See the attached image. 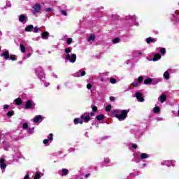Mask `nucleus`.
Listing matches in <instances>:
<instances>
[{"mask_svg": "<svg viewBox=\"0 0 179 179\" xmlns=\"http://www.w3.org/2000/svg\"><path fill=\"white\" fill-rule=\"evenodd\" d=\"M131 19L132 22H136V18L135 17V16L131 17Z\"/></svg>", "mask_w": 179, "mask_h": 179, "instance_id": "nucleus-50", "label": "nucleus"}, {"mask_svg": "<svg viewBox=\"0 0 179 179\" xmlns=\"http://www.w3.org/2000/svg\"><path fill=\"white\" fill-rule=\"evenodd\" d=\"M0 51H1V47H0Z\"/></svg>", "mask_w": 179, "mask_h": 179, "instance_id": "nucleus-63", "label": "nucleus"}, {"mask_svg": "<svg viewBox=\"0 0 179 179\" xmlns=\"http://www.w3.org/2000/svg\"><path fill=\"white\" fill-rule=\"evenodd\" d=\"M133 86H134V87H138V80H135L133 83H132Z\"/></svg>", "mask_w": 179, "mask_h": 179, "instance_id": "nucleus-36", "label": "nucleus"}, {"mask_svg": "<svg viewBox=\"0 0 179 179\" xmlns=\"http://www.w3.org/2000/svg\"><path fill=\"white\" fill-rule=\"evenodd\" d=\"M110 101H114V100H115V98L114 96H110Z\"/></svg>", "mask_w": 179, "mask_h": 179, "instance_id": "nucleus-52", "label": "nucleus"}, {"mask_svg": "<svg viewBox=\"0 0 179 179\" xmlns=\"http://www.w3.org/2000/svg\"><path fill=\"white\" fill-rule=\"evenodd\" d=\"M159 100L161 101V103H164V101L167 100V96L165 94H162L160 97H159Z\"/></svg>", "mask_w": 179, "mask_h": 179, "instance_id": "nucleus-15", "label": "nucleus"}, {"mask_svg": "<svg viewBox=\"0 0 179 179\" xmlns=\"http://www.w3.org/2000/svg\"><path fill=\"white\" fill-rule=\"evenodd\" d=\"M133 149H136L138 148V145L136 144H132Z\"/></svg>", "mask_w": 179, "mask_h": 179, "instance_id": "nucleus-51", "label": "nucleus"}, {"mask_svg": "<svg viewBox=\"0 0 179 179\" xmlns=\"http://www.w3.org/2000/svg\"><path fill=\"white\" fill-rule=\"evenodd\" d=\"M145 40H146V43H148V44H150V43H156V41H157V39L153 38L152 37H149V38H146Z\"/></svg>", "mask_w": 179, "mask_h": 179, "instance_id": "nucleus-12", "label": "nucleus"}, {"mask_svg": "<svg viewBox=\"0 0 179 179\" xmlns=\"http://www.w3.org/2000/svg\"><path fill=\"white\" fill-rule=\"evenodd\" d=\"M104 163H106V164L110 163V159L108 158H105L104 159Z\"/></svg>", "mask_w": 179, "mask_h": 179, "instance_id": "nucleus-44", "label": "nucleus"}, {"mask_svg": "<svg viewBox=\"0 0 179 179\" xmlns=\"http://www.w3.org/2000/svg\"><path fill=\"white\" fill-rule=\"evenodd\" d=\"M34 29V27L32 24L28 25L27 27H25V31H32Z\"/></svg>", "mask_w": 179, "mask_h": 179, "instance_id": "nucleus-20", "label": "nucleus"}, {"mask_svg": "<svg viewBox=\"0 0 179 179\" xmlns=\"http://www.w3.org/2000/svg\"><path fill=\"white\" fill-rule=\"evenodd\" d=\"M74 124L76 125L78 124H83V121L80 118L74 119Z\"/></svg>", "mask_w": 179, "mask_h": 179, "instance_id": "nucleus-18", "label": "nucleus"}, {"mask_svg": "<svg viewBox=\"0 0 179 179\" xmlns=\"http://www.w3.org/2000/svg\"><path fill=\"white\" fill-rule=\"evenodd\" d=\"M15 101L17 106H20V104H22V100L20 99H16Z\"/></svg>", "mask_w": 179, "mask_h": 179, "instance_id": "nucleus-26", "label": "nucleus"}, {"mask_svg": "<svg viewBox=\"0 0 179 179\" xmlns=\"http://www.w3.org/2000/svg\"><path fill=\"white\" fill-rule=\"evenodd\" d=\"M41 121H43V117L41 115L35 116L34 119V122H35V124H37V122H41Z\"/></svg>", "mask_w": 179, "mask_h": 179, "instance_id": "nucleus-9", "label": "nucleus"}, {"mask_svg": "<svg viewBox=\"0 0 179 179\" xmlns=\"http://www.w3.org/2000/svg\"><path fill=\"white\" fill-rule=\"evenodd\" d=\"M164 78L166 80H169L170 79V73H169V71H165L164 73Z\"/></svg>", "mask_w": 179, "mask_h": 179, "instance_id": "nucleus-17", "label": "nucleus"}, {"mask_svg": "<svg viewBox=\"0 0 179 179\" xmlns=\"http://www.w3.org/2000/svg\"><path fill=\"white\" fill-rule=\"evenodd\" d=\"M61 13H62V15H64V16H66V15H67L66 11H65L64 10H61Z\"/></svg>", "mask_w": 179, "mask_h": 179, "instance_id": "nucleus-43", "label": "nucleus"}, {"mask_svg": "<svg viewBox=\"0 0 179 179\" xmlns=\"http://www.w3.org/2000/svg\"><path fill=\"white\" fill-rule=\"evenodd\" d=\"M35 72H36V76H38L39 79L44 78V71H43V68L38 67L37 69H36Z\"/></svg>", "mask_w": 179, "mask_h": 179, "instance_id": "nucleus-4", "label": "nucleus"}, {"mask_svg": "<svg viewBox=\"0 0 179 179\" xmlns=\"http://www.w3.org/2000/svg\"><path fill=\"white\" fill-rule=\"evenodd\" d=\"M137 52H138V55H142V52L141 51H138Z\"/></svg>", "mask_w": 179, "mask_h": 179, "instance_id": "nucleus-55", "label": "nucleus"}, {"mask_svg": "<svg viewBox=\"0 0 179 179\" xmlns=\"http://www.w3.org/2000/svg\"><path fill=\"white\" fill-rule=\"evenodd\" d=\"M48 36H50V33H48V31L42 32L41 34V36L43 40H48Z\"/></svg>", "mask_w": 179, "mask_h": 179, "instance_id": "nucleus-11", "label": "nucleus"}, {"mask_svg": "<svg viewBox=\"0 0 179 179\" xmlns=\"http://www.w3.org/2000/svg\"><path fill=\"white\" fill-rule=\"evenodd\" d=\"M31 106H33V102L30 100L27 101L25 105V108L29 109L31 108Z\"/></svg>", "mask_w": 179, "mask_h": 179, "instance_id": "nucleus-16", "label": "nucleus"}, {"mask_svg": "<svg viewBox=\"0 0 179 179\" xmlns=\"http://www.w3.org/2000/svg\"><path fill=\"white\" fill-rule=\"evenodd\" d=\"M90 174L85 175L86 178H87V177H90Z\"/></svg>", "mask_w": 179, "mask_h": 179, "instance_id": "nucleus-57", "label": "nucleus"}, {"mask_svg": "<svg viewBox=\"0 0 179 179\" xmlns=\"http://www.w3.org/2000/svg\"><path fill=\"white\" fill-rule=\"evenodd\" d=\"M148 157H149V155L146 153H142L141 155V159H148Z\"/></svg>", "mask_w": 179, "mask_h": 179, "instance_id": "nucleus-25", "label": "nucleus"}, {"mask_svg": "<svg viewBox=\"0 0 179 179\" xmlns=\"http://www.w3.org/2000/svg\"><path fill=\"white\" fill-rule=\"evenodd\" d=\"M68 173H69V171H68V169H62L59 172V175H60V176H66V175L68 174Z\"/></svg>", "mask_w": 179, "mask_h": 179, "instance_id": "nucleus-14", "label": "nucleus"}, {"mask_svg": "<svg viewBox=\"0 0 179 179\" xmlns=\"http://www.w3.org/2000/svg\"><path fill=\"white\" fill-rule=\"evenodd\" d=\"M78 73H80L81 76H85V75H86V71H82L80 70L78 72H77L76 76H78V77L80 76L78 75Z\"/></svg>", "mask_w": 179, "mask_h": 179, "instance_id": "nucleus-21", "label": "nucleus"}, {"mask_svg": "<svg viewBox=\"0 0 179 179\" xmlns=\"http://www.w3.org/2000/svg\"><path fill=\"white\" fill-rule=\"evenodd\" d=\"M45 12L48 13H50V12H52V8H48L45 9Z\"/></svg>", "mask_w": 179, "mask_h": 179, "instance_id": "nucleus-39", "label": "nucleus"}, {"mask_svg": "<svg viewBox=\"0 0 179 179\" xmlns=\"http://www.w3.org/2000/svg\"><path fill=\"white\" fill-rule=\"evenodd\" d=\"M3 108H4V110H7V108H9V105H8V104L4 105Z\"/></svg>", "mask_w": 179, "mask_h": 179, "instance_id": "nucleus-49", "label": "nucleus"}, {"mask_svg": "<svg viewBox=\"0 0 179 179\" xmlns=\"http://www.w3.org/2000/svg\"><path fill=\"white\" fill-rule=\"evenodd\" d=\"M113 114L119 121H124L128 117V110L115 109L113 110Z\"/></svg>", "mask_w": 179, "mask_h": 179, "instance_id": "nucleus-1", "label": "nucleus"}, {"mask_svg": "<svg viewBox=\"0 0 179 179\" xmlns=\"http://www.w3.org/2000/svg\"><path fill=\"white\" fill-rule=\"evenodd\" d=\"M44 145H48V139L43 140Z\"/></svg>", "mask_w": 179, "mask_h": 179, "instance_id": "nucleus-47", "label": "nucleus"}, {"mask_svg": "<svg viewBox=\"0 0 179 179\" xmlns=\"http://www.w3.org/2000/svg\"><path fill=\"white\" fill-rule=\"evenodd\" d=\"M105 75H108V73H105Z\"/></svg>", "mask_w": 179, "mask_h": 179, "instance_id": "nucleus-61", "label": "nucleus"}, {"mask_svg": "<svg viewBox=\"0 0 179 179\" xmlns=\"http://www.w3.org/2000/svg\"><path fill=\"white\" fill-rule=\"evenodd\" d=\"M143 166H146V164H143Z\"/></svg>", "mask_w": 179, "mask_h": 179, "instance_id": "nucleus-62", "label": "nucleus"}, {"mask_svg": "<svg viewBox=\"0 0 179 179\" xmlns=\"http://www.w3.org/2000/svg\"><path fill=\"white\" fill-rule=\"evenodd\" d=\"M161 54H166V49L165 48H162L161 49Z\"/></svg>", "mask_w": 179, "mask_h": 179, "instance_id": "nucleus-45", "label": "nucleus"}, {"mask_svg": "<svg viewBox=\"0 0 179 179\" xmlns=\"http://www.w3.org/2000/svg\"><path fill=\"white\" fill-rule=\"evenodd\" d=\"M10 59H11V61H15L16 60V56H15L14 55H10Z\"/></svg>", "mask_w": 179, "mask_h": 179, "instance_id": "nucleus-34", "label": "nucleus"}, {"mask_svg": "<svg viewBox=\"0 0 179 179\" xmlns=\"http://www.w3.org/2000/svg\"><path fill=\"white\" fill-rule=\"evenodd\" d=\"M33 8L34 12H36V13H38V12L41 10V6H40V4H36Z\"/></svg>", "mask_w": 179, "mask_h": 179, "instance_id": "nucleus-10", "label": "nucleus"}, {"mask_svg": "<svg viewBox=\"0 0 179 179\" xmlns=\"http://www.w3.org/2000/svg\"><path fill=\"white\" fill-rule=\"evenodd\" d=\"M20 50L21 52H26V48H24V45H23V44H20Z\"/></svg>", "mask_w": 179, "mask_h": 179, "instance_id": "nucleus-27", "label": "nucleus"}, {"mask_svg": "<svg viewBox=\"0 0 179 179\" xmlns=\"http://www.w3.org/2000/svg\"><path fill=\"white\" fill-rule=\"evenodd\" d=\"M152 79L151 78H148L144 80V84L145 85H150L152 83Z\"/></svg>", "mask_w": 179, "mask_h": 179, "instance_id": "nucleus-24", "label": "nucleus"}, {"mask_svg": "<svg viewBox=\"0 0 179 179\" xmlns=\"http://www.w3.org/2000/svg\"><path fill=\"white\" fill-rule=\"evenodd\" d=\"M38 27H35L34 28H33L32 31H34V33H38Z\"/></svg>", "mask_w": 179, "mask_h": 179, "instance_id": "nucleus-35", "label": "nucleus"}, {"mask_svg": "<svg viewBox=\"0 0 179 179\" xmlns=\"http://www.w3.org/2000/svg\"><path fill=\"white\" fill-rule=\"evenodd\" d=\"M72 43V38H67V44L68 45H70V44H71Z\"/></svg>", "mask_w": 179, "mask_h": 179, "instance_id": "nucleus-37", "label": "nucleus"}, {"mask_svg": "<svg viewBox=\"0 0 179 179\" xmlns=\"http://www.w3.org/2000/svg\"><path fill=\"white\" fill-rule=\"evenodd\" d=\"M40 177H41V173H36L34 177V179H39Z\"/></svg>", "mask_w": 179, "mask_h": 179, "instance_id": "nucleus-33", "label": "nucleus"}, {"mask_svg": "<svg viewBox=\"0 0 179 179\" xmlns=\"http://www.w3.org/2000/svg\"><path fill=\"white\" fill-rule=\"evenodd\" d=\"M138 82L139 83H142L143 82V78L141 76L139 77L138 79Z\"/></svg>", "mask_w": 179, "mask_h": 179, "instance_id": "nucleus-41", "label": "nucleus"}, {"mask_svg": "<svg viewBox=\"0 0 179 179\" xmlns=\"http://www.w3.org/2000/svg\"><path fill=\"white\" fill-rule=\"evenodd\" d=\"M81 120L83 122L87 123L89 121H90V120H92V117L89 113H85L81 115Z\"/></svg>", "mask_w": 179, "mask_h": 179, "instance_id": "nucleus-3", "label": "nucleus"}, {"mask_svg": "<svg viewBox=\"0 0 179 179\" xmlns=\"http://www.w3.org/2000/svg\"><path fill=\"white\" fill-rule=\"evenodd\" d=\"M176 15H179V10H176Z\"/></svg>", "mask_w": 179, "mask_h": 179, "instance_id": "nucleus-58", "label": "nucleus"}, {"mask_svg": "<svg viewBox=\"0 0 179 179\" xmlns=\"http://www.w3.org/2000/svg\"><path fill=\"white\" fill-rule=\"evenodd\" d=\"M111 110V105H108L106 108V111H110Z\"/></svg>", "mask_w": 179, "mask_h": 179, "instance_id": "nucleus-38", "label": "nucleus"}, {"mask_svg": "<svg viewBox=\"0 0 179 179\" xmlns=\"http://www.w3.org/2000/svg\"><path fill=\"white\" fill-rule=\"evenodd\" d=\"M91 117H94V113H91Z\"/></svg>", "mask_w": 179, "mask_h": 179, "instance_id": "nucleus-56", "label": "nucleus"}, {"mask_svg": "<svg viewBox=\"0 0 179 179\" xmlns=\"http://www.w3.org/2000/svg\"><path fill=\"white\" fill-rule=\"evenodd\" d=\"M96 120H98V121H103L104 120V115H97Z\"/></svg>", "mask_w": 179, "mask_h": 179, "instance_id": "nucleus-23", "label": "nucleus"}, {"mask_svg": "<svg viewBox=\"0 0 179 179\" xmlns=\"http://www.w3.org/2000/svg\"><path fill=\"white\" fill-rule=\"evenodd\" d=\"M22 128H23L24 129H29V124H27V123H24V124H22Z\"/></svg>", "mask_w": 179, "mask_h": 179, "instance_id": "nucleus-30", "label": "nucleus"}, {"mask_svg": "<svg viewBox=\"0 0 179 179\" xmlns=\"http://www.w3.org/2000/svg\"><path fill=\"white\" fill-rule=\"evenodd\" d=\"M113 44H117V43H120V38H115V39L113 40Z\"/></svg>", "mask_w": 179, "mask_h": 179, "instance_id": "nucleus-32", "label": "nucleus"}, {"mask_svg": "<svg viewBox=\"0 0 179 179\" xmlns=\"http://www.w3.org/2000/svg\"><path fill=\"white\" fill-rule=\"evenodd\" d=\"M24 179H29V174H27V175L25 176V177L24 178Z\"/></svg>", "mask_w": 179, "mask_h": 179, "instance_id": "nucleus-54", "label": "nucleus"}, {"mask_svg": "<svg viewBox=\"0 0 179 179\" xmlns=\"http://www.w3.org/2000/svg\"><path fill=\"white\" fill-rule=\"evenodd\" d=\"M27 131H28L29 134H33L34 132V127H33V128H28Z\"/></svg>", "mask_w": 179, "mask_h": 179, "instance_id": "nucleus-31", "label": "nucleus"}, {"mask_svg": "<svg viewBox=\"0 0 179 179\" xmlns=\"http://www.w3.org/2000/svg\"><path fill=\"white\" fill-rule=\"evenodd\" d=\"M160 58H162V56L160 55V54H156L155 55L152 61H159V59H160Z\"/></svg>", "mask_w": 179, "mask_h": 179, "instance_id": "nucleus-19", "label": "nucleus"}, {"mask_svg": "<svg viewBox=\"0 0 179 179\" xmlns=\"http://www.w3.org/2000/svg\"><path fill=\"white\" fill-rule=\"evenodd\" d=\"M0 57H3L4 59H9V51H5L3 53L0 55Z\"/></svg>", "mask_w": 179, "mask_h": 179, "instance_id": "nucleus-13", "label": "nucleus"}, {"mask_svg": "<svg viewBox=\"0 0 179 179\" xmlns=\"http://www.w3.org/2000/svg\"><path fill=\"white\" fill-rule=\"evenodd\" d=\"M0 169H1L2 173H3L6 169V164L5 163V159L3 158L0 159Z\"/></svg>", "mask_w": 179, "mask_h": 179, "instance_id": "nucleus-6", "label": "nucleus"}, {"mask_svg": "<svg viewBox=\"0 0 179 179\" xmlns=\"http://www.w3.org/2000/svg\"><path fill=\"white\" fill-rule=\"evenodd\" d=\"M178 117H179V110H178Z\"/></svg>", "mask_w": 179, "mask_h": 179, "instance_id": "nucleus-60", "label": "nucleus"}, {"mask_svg": "<svg viewBox=\"0 0 179 179\" xmlns=\"http://www.w3.org/2000/svg\"><path fill=\"white\" fill-rule=\"evenodd\" d=\"M8 117H12L13 115V111H9L7 113Z\"/></svg>", "mask_w": 179, "mask_h": 179, "instance_id": "nucleus-40", "label": "nucleus"}, {"mask_svg": "<svg viewBox=\"0 0 179 179\" xmlns=\"http://www.w3.org/2000/svg\"><path fill=\"white\" fill-rule=\"evenodd\" d=\"M45 87H48L50 86V83H45Z\"/></svg>", "mask_w": 179, "mask_h": 179, "instance_id": "nucleus-53", "label": "nucleus"}, {"mask_svg": "<svg viewBox=\"0 0 179 179\" xmlns=\"http://www.w3.org/2000/svg\"><path fill=\"white\" fill-rule=\"evenodd\" d=\"M110 83H112V85H115V83H117V80H115V79L113 78H111L110 79Z\"/></svg>", "mask_w": 179, "mask_h": 179, "instance_id": "nucleus-28", "label": "nucleus"}, {"mask_svg": "<svg viewBox=\"0 0 179 179\" xmlns=\"http://www.w3.org/2000/svg\"><path fill=\"white\" fill-rule=\"evenodd\" d=\"M96 39V36L94 35H90L88 37L87 41H94V40Z\"/></svg>", "mask_w": 179, "mask_h": 179, "instance_id": "nucleus-22", "label": "nucleus"}, {"mask_svg": "<svg viewBox=\"0 0 179 179\" xmlns=\"http://www.w3.org/2000/svg\"><path fill=\"white\" fill-rule=\"evenodd\" d=\"M64 52L66 53V59L67 61H69V62H71V64L76 62V55L74 53L71 55V52H72V48H66Z\"/></svg>", "mask_w": 179, "mask_h": 179, "instance_id": "nucleus-2", "label": "nucleus"}, {"mask_svg": "<svg viewBox=\"0 0 179 179\" xmlns=\"http://www.w3.org/2000/svg\"><path fill=\"white\" fill-rule=\"evenodd\" d=\"M135 97H136L138 101L140 103H143V101H145L143 94L139 91L136 92Z\"/></svg>", "mask_w": 179, "mask_h": 179, "instance_id": "nucleus-5", "label": "nucleus"}, {"mask_svg": "<svg viewBox=\"0 0 179 179\" xmlns=\"http://www.w3.org/2000/svg\"><path fill=\"white\" fill-rule=\"evenodd\" d=\"M134 24L135 26H139V24L138 22H136Z\"/></svg>", "mask_w": 179, "mask_h": 179, "instance_id": "nucleus-59", "label": "nucleus"}, {"mask_svg": "<svg viewBox=\"0 0 179 179\" xmlns=\"http://www.w3.org/2000/svg\"><path fill=\"white\" fill-rule=\"evenodd\" d=\"M19 20L20 22H21V23L24 24L27 22V16L24 15H20Z\"/></svg>", "mask_w": 179, "mask_h": 179, "instance_id": "nucleus-8", "label": "nucleus"}, {"mask_svg": "<svg viewBox=\"0 0 179 179\" xmlns=\"http://www.w3.org/2000/svg\"><path fill=\"white\" fill-rule=\"evenodd\" d=\"M52 136H53V134H49V136H48L49 141H52V139H53Z\"/></svg>", "mask_w": 179, "mask_h": 179, "instance_id": "nucleus-42", "label": "nucleus"}, {"mask_svg": "<svg viewBox=\"0 0 179 179\" xmlns=\"http://www.w3.org/2000/svg\"><path fill=\"white\" fill-rule=\"evenodd\" d=\"M174 163H176L175 161H164L162 162V166H167L168 167H170L171 166H174Z\"/></svg>", "mask_w": 179, "mask_h": 179, "instance_id": "nucleus-7", "label": "nucleus"}, {"mask_svg": "<svg viewBox=\"0 0 179 179\" xmlns=\"http://www.w3.org/2000/svg\"><path fill=\"white\" fill-rule=\"evenodd\" d=\"M92 111L96 113V111H97V106H92Z\"/></svg>", "mask_w": 179, "mask_h": 179, "instance_id": "nucleus-46", "label": "nucleus"}, {"mask_svg": "<svg viewBox=\"0 0 179 179\" xmlns=\"http://www.w3.org/2000/svg\"><path fill=\"white\" fill-rule=\"evenodd\" d=\"M154 113H155V114H157V113H160V108L155 107L154 108Z\"/></svg>", "mask_w": 179, "mask_h": 179, "instance_id": "nucleus-29", "label": "nucleus"}, {"mask_svg": "<svg viewBox=\"0 0 179 179\" xmlns=\"http://www.w3.org/2000/svg\"><path fill=\"white\" fill-rule=\"evenodd\" d=\"M87 89H88V90L92 89V84H87Z\"/></svg>", "mask_w": 179, "mask_h": 179, "instance_id": "nucleus-48", "label": "nucleus"}]
</instances>
